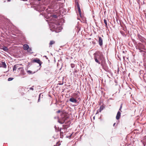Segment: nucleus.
I'll use <instances>...</instances> for the list:
<instances>
[{"instance_id":"nucleus-5","label":"nucleus","mask_w":146,"mask_h":146,"mask_svg":"<svg viewBox=\"0 0 146 146\" xmlns=\"http://www.w3.org/2000/svg\"><path fill=\"white\" fill-rule=\"evenodd\" d=\"M98 42L100 46H102L103 45V39L100 36H99Z\"/></svg>"},{"instance_id":"nucleus-26","label":"nucleus","mask_w":146,"mask_h":146,"mask_svg":"<svg viewBox=\"0 0 146 146\" xmlns=\"http://www.w3.org/2000/svg\"><path fill=\"white\" fill-rule=\"evenodd\" d=\"M60 110H58V111H57L56 112L57 113H60Z\"/></svg>"},{"instance_id":"nucleus-1","label":"nucleus","mask_w":146,"mask_h":146,"mask_svg":"<svg viewBox=\"0 0 146 146\" xmlns=\"http://www.w3.org/2000/svg\"><path fill=\"white\" fill-rule=\"evenodd\" d=\"M94 54V59L95 62L99 64H102L103 60L104 59L102 52L98 51Z\"/></svg>"},{"instance_id":"nucleus-7","label":"nucleus","mask_w":146,"mask_h":146,"mask_svg":"<svg viewBox=\"0 0 146 146\" xmlns=\"http://www.w3.org/2000/svg\"><path fill=\"white\" fill-rule=\"evenodd\" d=\"M121 113L119 111H118L116 117L117 119L118 120L121 117Z\"/></svg>"},{"instance_id":"nucleus-28","label":"nucleus","mask_w":146,"mask_h":146,"mask_svg":"<svg viewBox=\"0 0 146 146\" xmlns=\"http://www.w3.org/2000/svg\"><path fill=\"white\" fill-rule=\"evenodd\" d=\"M98 113V111H97L96 113Z\"/></svg>"},{"instance_id":"nucleus-23","label":"nucleus","mask_w":146,"mask_h":146,"mask_svg":"<svg viewBox=\"0 0 146 146\" xmlns=\"http://www.w3.org/2000/svg\"><path fill=\"white\" fill-rule=\"evenodd\" d=\"M122 104H121V106H120V108L119 110L121 111H121V109L122 108Z\"/></svg>"},{"instance_id":"nucleus-24","label":"nucleus","mask_w":146,"mask_h":146,"mask_svg":"<svg viewBox=\"0 0 146 146\" xmlns=\"http://www.w3.org/2000/svg\"><path fill=\"white\" fill-rule=\"evenodd\" d=\"M52 17H54L55 18H57V16L56 15H53Z\"/></svg>"},{"instance_id":"nucleus-22","label":"nucleus","mask_w":146,"mask_h":146,"mask_svg":"<svg viewBox=\"0 0 146 146\" xmlns=\"http://www.w3.org/2000/svg\"><path fill=\"white\" fill-rule=\"evenodd\" d=\"M59 122L61 123V124H62L64 122V121H60V120H59Z\"/></svg>"},{"instance_id":"nucleus-15","label":"nucleus","mask_w":146,"mask_h":146,"mask_svg":"<svg viewBox=\"0 0 146 146\" xmlns=\"http://www.w3.org/2000/svg\"><path fill=\"white\" fill-rule=\"evenodd\" d=\"M27 51L30 53H33L32 49L31 48H29L27 50Z\"/></svg>"},{"instance_id":"nucleus-16","label":"nucleus","mask_w":146,"mask_h":146,"mask_svg":"<svg viewBox=\"0 0 146 146\" xmlns=\"http://www.w3.org/2000/svg\"><path fill=\"white\" fill-rule=\"evenodd\" d=\"M61 129H60V137L61 138H62V137H63V132L62 131H61Z\"/></svg>"},{"instance_id":"nucleus-19","label":"nucleus","mask_w":146,"mask_h":146,"mask_svg":"<svg viewBox=\"0 0 146 146\" xmlns=\"http://www.w3.org/2000/svg\"><path fill=\"white\" fill-rule=\"evenodd\" d=\"M3 50L5 51H7L8 50V49L6 47H5L3 48Z\"/></svg>"},{"instance_id":"nucleus-14","label":"nucleus","mask_w":146,"mask_h":146,"mask_svg":"<svg viewBox=\"0 0 146 146\" xmlns=\"http://www.w3.org/2000/svg\"><path fill=\"white\" fill-rule=\"evenodd\" d=\"M104 23L105 24V26L106 28H108V25H107V20L106 19H104Z\"/></svg>"},{"instance_id":"nucleus-9","label":"nucleus","mask_w":146,"mask_h":146,"mask_svg":"<svg viewBox=\"0 0 146 146\" xmlns=\"http://www.w3.org/2000/svg\"><path fill=\"white\" fill-rule=\"evenodd\" d=\"M29 48V46L27 44H25L23 45V49L25 50H27Z\"/></svg>"},{"instance_id":"nucleus-3","label":"nucleus","mask_w":146,"mask_h":146,"mask_svg":"<svg viewBox=\"0 0 146 146\" xmlns=\"http://www.w3.org/2000/svg\"><path fill=\"white\" fill-rule=\"evenodd\" d=\"M73 96L75 97V98L73 97H72L70 99L69 101L71 102L76 103L77 102V100L76 98L78 97V94H74L73 95Z\"/></svg>"},{"instance_id":"nucleus-6","label":"nucleus","mask_w":146,"mask_h":146,"mask_svg":"<svg viewBox=\"0 0 146 146\" xmlns=\"http://www.w3.org/2000/svg\"><path fill=\"white\" fill-rule=\"evenodd\" d=\"M77 8H78V11L79 12V15H80V17L81 18H82L83 17V16L81 15V11L80 9V7L78 3L77 4Z\"/></svg>"},{"instance_id":"nucleus-17","label":"nucleus","mask_w":146,"mask_h":146,"mask_svg":"<svg viewBox=\"0 0 146 146\" xmlns=\"http://www.w3.org/2000/svg\"><path fill=\"white\" fill-rule=\"evenodd\" d=\"M27 72L28 73V74H31L32 73H34L35 72H32V71H31V70H27Z\"/></svg>"},{"instance_id":"nucleus-25","label":"nucleus","mask_w":146,"mask_h":146,"mask_svg":"<svg viewBox=\"0 0 146 146\" xmlns=\"http://www.w3.org/2000/svg\"><path fill=\"white\" fill-rule=\"evenodd\" d=\"M30 90H34L33 88H30Z\"/></svg>"},{"instance_id":"nucleus-20","label":"nucleus","mask_w":146,"mask_h":146,"mask_svg":"<svg viewBox=\"0 0 146 146\" xmlns=\"http://www.w3.org/2000/svg\"><path fill=\"white\" fill-rule=\"evenodd\" d=\"M71 66L72 68H74L75 66V64H71Z\"/></svg>"},{"instance_id":"nucleus-11","label":"nucleus","mask_w":146,"mask_h":146,"mask_svg":"<svg viewBox=\"0 0 146 146\" xmlns=\"http://www.w3.org/2000/svg\"><path fill=\"white\" fill-rule=\"evenodd\" d=\"M137 36L138 37L139 39L141 40V42H143L144 40V38H142V36L140 35H137Z\"/></svg>"},{"instance_id":"nucleus-10","label":"nucleus","mask_w":146,"mask_h":146,"mask_svg":"<svg viewBox=\"0 0 146 146\" xmlns=\"http://www.w3.org/2000/svg\"><path fill=\"white\" fill-rule=\"evenodd\" d=\"M1 67L4 68H6L7 67V66L6 64L5 63V62H1Z\"/></svg>"},{"instance_id":"nucleus-13","label":"nucleus","mask_w":146,"mask_h":146,"mask_svg":"<svg viewBox=\"0 0 146 146\" xmlns=\"http://www.w3.org/2000/svg\"><path fill=\"white\" fill-rule=\"evenodd\" d=\"M104 108V106L102 105L101 106L99 109V112H101L103 110Z\"/></svg>"},{"instance_id":"nucleus-27","label":"nucleus","mask_w":146,"mask_h":146,"mask_svg":"<svg viewBox=\"0 0 146 146\" xmlns=\"http://www.w3.org/2000/svg\"><path fill=\"white\" fill-rule=\"evenodd\" d=\"M115 123H114V124H113V125L114 126V125H115Z\"/></svg>"},{"instance_id":"nucleus-4","label":"nucleus","mask_w":146,"mask_h":146,"mask_svg":"<svg viewBox=\"0 0 146 146\" xmlns=\"http://www.w3.org/2000/svg\"><path fill=\"white\" fill-rule=\"evenodd\" d=\"M33 62H36L38 64L39 66H40L42 62L38 58H36L34 59L33 60Z\"/></svg>"},{"instance_id":"nucleus-2","label":"nucleus","mask_w":146,"mask_h":146,"mask_svg":"<svg viewBox=\"0 0 146 146\" xmlns=\"http://www.w3.org/2000/svg\"><path fill=\"white\" fill-rule=\"evenodd\" d=\"M22 66V64H17L14 65L13 71H15L17 68V69L18 72L19 73V76H23L26 74V72L24 70L23 67H20V66Z\"/></svg>"},{"instance_id":"nucleus-12","label":"nucleus","mask_w":146,"mask_h":146,"mask_svg":"<svg viewBox=\"0 0 146 146\" xmlns=\"http://www.w3.org/2000/svg\"><path fill=\"white\" fill-rule=\"evenodd\" d=\"M55 43V41L54 40H51L50 41L49 44V47H51L52 46V45L54 44Z\"/></svg>"},{"instance_id":"nucleus-18","label":"nucleus","mask_w":146,"mask_h":146,"mask_svg":"<svg viewBox=\"0 0 146 146\" xmlns=\"http://www.w3.org/2000/svg\"><path fill=\"white\" fill-rule=\"evenodd\" d=\"M60 145V142L59 141L56 143V145H54V146H59Z\"/></svg>"},{"instance_id":"nucleus-21","label":"nucleus","mask_w":146,"mask_h":146,"mask_svg":"<svg viewBox=\"0 0 146 146\" xmlns=\"http://www.w3.org/2000/svg\"><path fill=\"white\" fill-rule=\"evenodd\" d=\"M13 79V78H9L8 79V80L9 81H10L12 80Z\"/></svg>"},{"instance_id":"nucleus-8","label":"nucleus","mask_w":146,"mask_h":146,"mask_svg":"<svg viewBox=\"0 0 146 146\" xmlns=\"http://www.w3.org/2000/svg\"><path fill=\"white\" fill-rule=\"evenodd\" d=\"M138 47L139 49V50H141L140 49L141 48L143 49H145L144 48V46L143 45L141 44H139Z\"/></svg>"}]
</instances>
